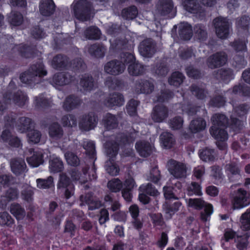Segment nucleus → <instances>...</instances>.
<instances>
[{
    "label": "nucleus",
    "mask_w": 250,
    "mask_h": 250,
    "mask_svg": "<svg viewBox=\"0 0 250 250\" xmlns=\"http://www.w3.org/2000/svg\"><path fill=\"white\" fill-rule=\"evenodd\" d=\"M212 126L210 128L211 135L216 140V145L221 150L227 148L226 141L228 139V133L222 127L225 126L228 123L226 116L221 114H215L211 118Z\"/></svg>",
    "instance_id": "nucleus-1"
},
{
    "label": "nucleus",
    "mask_w": 250,
    "mask_h": 250,
    "mask_svg": "<svg viewBox=\"0 0 250 250\" xmlns=\"http://www.w3.org/2000/svg\"><path fill=\"white\" fill-rule=\"evenodd\" d=\"M119 145L117 142H115L112 139L105 145V151L109 158V160L106 162L105 168L106 171L112 176L117 175L119 172V168L113 162V158L118 153Z\"/></svg>",
    "instance_id": "nucleus-2"
},
{
    "label": "nucleus",
    "mask_w": 250,
    "mask_h": 250,
    "mask_svg": "<svg viewBox=\"0 0 250 250\" xmlns=\"http://www.w3.org/2000/svg\"><path fill=\"white\" fill-rule=\"evenodd\" d=\"M27 101L26 95L21 91H18L13 94L11 93H6L4 96L2 101L0 102V114L7 108L8 104L14 103L19 106H22Z\"/></svg>",
    "instance_id": "nucleus-3"
},
{
    "label": "nucleus",
    "mask_w": 250,
    "mask_h": 250,
    "mask_svg": "<svg viewBox=\"0 0 250 250\" xmlns=\"http://www.w3.org/2000/svg\"><path fill=\"white\" fill-rule=\"evenodd\" d=\"M46 74L47 71L44 69L43 64L40 62L32 65L28 72L22 73L20 76V79L23 83L31 84L36 83L39 78Z\"/></svg>",
    "instance_id": "nucleus-4"
},
{
    "label": "nucleus",
    "mask_w": 250,
    "mask_h": 250,
    "mask_svg": "<svg viewBox=\"0 0 250 250\" xmlns=\"http://www.w3.org/2000/svg\"><path fill=\"white\" fill-rule=\"evenodd\" d=\"M73 10L75 17L81 21L89 20L93 14L91 4L86 0L74 3Z\"/></svg>",
    "instance_id": "nucleus-5"
},
{
    "label": "nucleus",
    "mask_w": 250,
    "mask_h": 250,
    "mask_svg": "<svg viewBox=\"0 0 250 250\" xmlns=\"http://www.w3.org/2000/svg\"><path fill=\"white\" fill-rule=\"evenodd\" d=\"M186 202L188 207L196 208L200 209L205 207L204 212L202 213L201 217L204 221L208 220L211 214L213 213V207L211 204H205V202L201 199H186Z\"/></svg>",
    "instance_id": "nucleus-6"
},
{
    "label": "nucleus",
    "mask_w": 250,
    "mask_h": 250,
    "mask_svg": "<svg viewBox=\"0 0 250 250\" xmlns=\"http://www.w3.org/2000/svg\"><path fill=\"white\" fill-rule=\"evenodd\" d=\"M167 167L169 173L175 178H183L187 176V167L184 164L170 160L168 162Z\"/></svg>",
    "instance_id": "nucleus-7"
},
{
    "label": "nucleus",
    "mask_w": 250,
    "mask_h": 250,
    "mask_svg": "<svg viewBox=\"0 0 250 250\" xmlns=\"http://www.w3.org/2000/svg\"><path fill=\"white\" fill-rule=\"evenodd\" d=\"M232 204L234 209H240L248 206L250 204V194L242 188L238 189Z\"/></svg>",
    "instance_id": "nucleus-8"
},
{
    "label": "nucleus",
    "mask_w": 250,
    "mask_h": 250,
    "mask_svg": "<svg viewBox=\"0 0 250 250\" xmlns=\"http://www.w3.org/2000/svg\"><path fill=\"white\" fill-rule=\"evenodd\" d=\"M214 25L217 36L221 39L227 38L229 32V23L226 18L219 17L214 19Z\"/></svg>",
    "instance_id": "nucleus-9"
},
{
    "label": "nucleus",
    "mask_w": 250,
    "mask_h": 250,
    "mask_svg": "<svg viewBox=\"0 0 250 250\" xmlns=\"http://www.w3.org/2000/svg\"><path fill=\"white\" fill-rule=\"evenodd\" d=\"M250 107L249 105L246 104L240 105L235 109L233 115L231 116L232 124L236 127L240 128L243 126L245 123V117H242V120H240L235 117L236 115L239 117H243L250 110Z\"/></svg>",
    "instance_id": "nucleus-10"
},
{
    "label": "nucleus",
    "mask_w": 250,
    "mask_h": 250,
    "mask_svg": "<svg viewBox=\"0 0 250 250\" xmlns=\"http://www.w3.org/2000/svg\"><path fill=\"white\" fill-rule=\"evenodd\" d=\"M125 69V64L119 61L113 60L107 62L104 66L106 73L116 75L123 73Z\"/></svg>",
    "instance_id": "nucleus-11"
},
{
    "label": "nucleus",
    "mask_w": 250,
    "mask_h": 250,
    "mask_svg": "<svg viewBox=\"0 0 250 250\" xmlns=\"http://www.w3.org/2000/svg\"><path fill=\"white\" fill-rule=\"evenodd\" d=\"M98 122L97 117L93 112L82 117L80 122V128L85 131H88L95 127Z\"/></svg>",
    "instance_id": "nucleus-12"
},
{
    "label": "nucleus",
    "mask_w": 250,
    "mask_h": 250,
    "mask_svg": "<svg viewBox=\"0 0 250 250\" xmlns=\"http://www.w3.org/2000/svg\"><path fill=\"white\" fill-rule=\"evenodd\" d=\"M59 188H65L64 195L66 199L70 198L74 193V187L71 184L69 178L65 174L60 175L59 183L58 185Z\"/></svg>",
    "instance_id": "nucleus-13"
},
{
    "label": "nucleus",
    "mask_w": 250,
    "mask_h": 250,
    "mask_svg": "<svg viewBox=\"0 0 250 250\" xmlns=\"http://www.w3.org/2000/svg\"><path fill=\"white\" fill-rule=\"evenodd\" d=\"M227 61V56L225 53H216L210 56L207 60V64L210 68L221 66L225 64Z\"/></svg>",
    "instance_id": "nucleus-14"
},
{
    "label": "nucleus",
    "mask_w": 250,
    "mask_h": 250,
    "mask_svg": "<svg viewBox=\"0 0 250 250\" xmlns=\"http://www.w3.org/2000/svg\"><path fill=\"white\" fill-rule=\"evenodd\" d=\"M168 109L163 105L155 106L151 115L152 120L157 123L163 122L168 117Z\"/></svg>",
    "instance_id": "nucleus-15"
},
{
    "label": "nucleus",
    "mask_w": 250,
    "mask_h": 250,
    "mask_svg": "<svg viewBox=\"0 0 250 250\" xmlns=\"http://www.w3.org/2000/svg\"><path fill=\"white\" fill-rule=\"evenodd\" d=\"M73 79V78L68 73H59L53 76L51 83L54 86L57 87L69 84Z\"/></svg>",
    "instance_id": "nucleus-16"
},
{
    "label": "nucleus",
    "mask_w": 250,
    "mask_h": 250,
    "mask_svg": "<svg viewBox=\"0 0 250 250\" xmlns=\"http://www.w3.org/2000/svg\"><path fill=\"white\" fill-rule=\"evenodd\" d=\"M141 55L145 57H151L155 52L154 44L151 39H146L141 42L139 47Z\"/></svg>",
    "instance_id": "nucleus-17"
},
{
    "label": "nucleus",
    "mask_w": 250,
    "mask_h": 250,
    "mask_svg": "<svg viewBox=\"0 0 250 250\" xmlns=\"http://www.w3.org/2000/svg\"><path fill=\"white\" fill-rule=\"evenodd\" d=\"M173 4L171 0H159L156 6V12L162 15L174 13Z\"/></svg>",
    "instance_id": "nucleus-18"
},
{
    "label": "nucleus",
    "mask_w": 250,
    "mask_h": 250,
    "mask_svg": "<svg viewBox=\"0 0 250 250\" xmlns=\"http://www.w3.org/2000/svg\"><path fill=\"white\" fill-rule=\"evenodd\" d=\"M135 89L138 93L150 94L154 89V84L150 81L141 80L136 82Z\"/></svg>",
    "instance_id": "nucleus-19"
},
{
    "label": "nucleus",
    "mask_w": 250,
    "mask_h": 250,
    "mask_svg": "<svg viewBox=\"0 0 250 250\" xmlns=\"http://www.w3.org/2000/svg\"><path fill=\"white\" fill-rule=\"evenodd\" d=\"M80 200L82 202L81 206L87 204L88 205V208L90 210L98 208L102 205L100 201L94 200L90 193H88L85 195H82L80 196Z\"/></svg>",
    "instance_id": "nucleus-20"
},
{
    "label": "nucleus",
    "mask_w": 250,
    "mask_h": 250,
    "mask_svg": "<svg viewBox=\"0 0 250 250\" xmlns=\"http://www.w3.org/2000/svg\"><path fill=\"white\" fill-rule=\"evenodd\" d=\"M55 5L52 0H42L40 5V12L43 16H49L54 12Z\"/></svg>",
    "instance_id": "nucleus-21"
},
{
    "label": "nucleus",
    "mask_w": 250,
    "mask_h": 250,
    "mask_svg": "<svg viewBox=\"0 0 250 250\" xmlns=\"http://www.w3.org/2000/svg\"><path fill=\"white\" fill-rule=\"evenodd\" d=\"M136 148L140 156L144 157L148 156L152 151V146L146 141L137 142L136 144Z\"/></svg>",
    "instance_id": "nucleus-22"
},
{
    "label": "nucleus",
    "mask_w": 250,
    "mask_h": 250,
    "mask_svg": "<svg viewBox=\"0 0 250 250\" xmlns=\"http://www.w3.org/2000/svg\"><path fill=\"white\" fill-rule=\"evenodd\" d=\"M1 138L3 142L8 143L11 146L18 147L21 145V141L19 139L13 136L8 129L3 131Z\"/></svg>",
    "instance_id": "nucleus-23"
},
{
    "label": "nucleus",
    "mask_w": 250,
    "mask_h": 250,
    "mask_svg": "<svg viewBox=\"0 0 250 250\" xmlns=\"http://www.w3.org/2000/svg\"><path fill=\"white\" fill-rule=\"evenodd\" d=\"M125 102L123 96L119 93L110 94L106 100V105L109 107L122 105Z\"/></svg>",
    "instance_id": "nucleus-24"
},
{
    "label": "nucleus",
    "mask_w": 250,
    "mask_h": 250,
    "mask_svg": "<svg viewBox=\"0 0 250 250\" xmlns=\"http://www.w3.org/2000/svg\"><path fill=\"white\" fill-rule=\"evenodd\" d=\"M79 85L81 91L83 92L90 91L94 86L93 78L89 75L85 74L81 79Z\"/></svg>",
    "instance_id": "nucleus-25"
},
{
    "label": "nucleus",
    "mask_w": 250,
    "mask_h": 250,
    "mask_svg": "<svg viewBox=\"0 0 250 250\" xmlns=\"http://www.w3.org/2000/svg\"><path fill=\"white\" fill-rule=\"evenodd\" d=\"M81 104V100L74 96H69L66 98L63 105V108L66 111L71 110Z\"/></svg>",
    "instance_id": "nucleus-26"
},
{
    "label": "nucleus",
    "mask_w": 250,
    "mask_h": 250,
    "mask_svg": "<svg viewBox=\"0 0 250 250\" xmlns=\"http://www.w3.org/2000/svg\"><path fill=\"white\" fill-rule=\"evenodd\" d=\"M42 151H34L32 156L27 158L28 164L32 167H38L43 162Z\"/></svg>",
    "instance_id": "nucleus-27"
},
{
    "label": "nucleus",
    "mask_w": 250,
    "mask_h": 250,
    "mask_svg": "<svg viewBox=\"0 0 250 250\" xmlns=\"http://www.w3.org/2000/svg\"><path fill=\"white\" fill-rule=\"evenodd\" d=\"M49 135L53 139L58 140L62 138L63 131L58 123H53L49 127Z\"/></svg>",
    "instance_id": "nucleus-28"
},
{
    "label": "nucleus",
    "mask_w": 250,
    "mask_h": 250,
    "mask_svg": "<svg viewBox=\"0 0 250 250\" xmlns=\"http://www.w3.org/2000/svg\"><path fill=\"white\" fill-rule=\"evenodd\" d=\"M183 5L185 9L191 13H197L201 11V6L198 0H184Z\"/></svg>",
    "instance_id": "nucleus-29"
},
{
    "label": "nucleus",
    "mask_w": 250,
    "mask_h": 250,
    "mask_svg": "<svg viewBox=\"0 0 250 250\" xmlns=\"http://www.w3.org/2000/svg\"><path fill=\"white\" fill-rule=\"evenodd\" d=\"M11 167L12 171L16 175H19L25 170L26 164L21 159H13L11 162Z\"/></svg>",
    "instance_id": "nucleus-30"
},
{
    "label": "nucleus",
    "mask_w": 250,
    "mask_h": 250,
    "mask_svg": "<svg viewBox=\"0 0 250 250\" xmlns=\"http://www.w3.org/2000/svg\"><path fill=\"white\" fill-rule=\"evenodd\" d=\"M179 34L181 38L188 40L192 35L191 26L187 22H182L179 25Z\"/></svg>",
    "instance_id": "nucleus-31"
},
{
    "label": "nucleus",
    "mask_w": 250,
    "mask_h": 250,
    "mask_svg": "<svg viewBox=\"0 0 250 250\" xmlns=\"http://www.w3.org/2000/svg\"><path fill=\"white\" fill-rule=\"evenodd\" d=\"M206 127V121L203 119L199 118L191 122L189 128L192 133H197L204 130Z\"/></svg>",
    "instance_id": "nucleus-32"
},
{
    "label": "nucleus",
    "mask_w": 250,
    "mask_h": 250,
    "mask_svg": "<svg viewBox=\"0 0 250 250\" xmlns=\"http://www.w3.org/2000/svg\"><path fill=\"white\" fill-rule=\"evenodd\" d=\"M63 168L62 160L58 157H52L49 161V169L51 173L61 171Z\"/></svg>",
    "instance_id": "nucleus-33"
},
{
    "label": "nucleus",
    "mask_w": 250,
    "mask_h": 250,
    "mask_svg": "<svg viewBox=\"0 0 250 250\" xmlns=\"http://www.w3.org/2000/svg\"><path fill=\"white\" fill-rule=\"evenodd\" d=\"M199 156L203 161L209 162L215 160L216 154L213 149L206 148L200 151Z\"/></svg>",
    "instance_id": "nucleus-34"
},
{
    "label": "nucleus",
    "mask_w": 250,
    "mask_h": 250,
    "mask_svg": "<svg viewBox=\"0 0 250 250\" xmlns=\"http://www.w3.org/2000/svg\"><path fill=\"white\" fill-rule=\"evenodd\" d=\"M103 122L107 129H111L117 126L118 120L116 117L110 113H106L104 117Z\"/></svg>",
    "instance_id": "nucleus-35"
},
{
    "label": "nucleus",
    "mask_w": 250,
    "mask_h": 250,
    "mask_svg": "<svg viewBox=\"0 0 250 250\" xmlns=\"http://www.w3.org/2000/svg\"><path fill=\"white\" fill-rule=\"evenodd\" d=\"M145 70V67L136 61L134 62L133 63L130 64L128 67L129 73L133 76L142 74Z\"/></svg>",
    "instance_id": "nucleus-36"
},
{
    "label": "nucleus",
    "mask_w": 250,
    "mask_h": 250,
    "mask_svg": "<svg viewBox=\"0 0 250 250\" xmlns=\"http://www.w3.org/2000/svg\"><path fill=\"white\" fill-rule=\"evenodd\" d=\"M67 58L61 55L54 57L51 62V65L55 69L64 68L66 66Z\"/></svg>",
    "instance_id": "nucleus-37"
},
{
    "label": "nucleus",
    "mask_w": 250,
    "mask_h": 250,
    "mask_svg": "<svg viewBox=\"0 0 250 250\" xmlns=\"http://www.w3.org/2000/svg\"><path fill=\"white\" fill-rule=\"evenodd\" d=\"M9 210L17 219H21L25 216V211L24 208H22L18 204H12L10 206Z\"/></svg>",
    "instance_id": "nucleus-38"
},
{
    "label": "nucleus",
    "mask_w": 250,
    "mask_h": 250,
    "mask_svg": "<svg viewBox=\"0 0 250 250\" xmlns=\"http://www.w3.org/2000/svg\"><path fill=\"white\" fill-rule=\"evenodd\" d=\"M160 140L163 146L166 148H171L174 143L172 135L167 132H165L161 134Z\"/></svg>",
    "instance_id": "nucleus-39"
},
{
    "label": "nucleus",
    "mask_w": 250,
    "mask_h": 250,
    "mask_svg": "<svg viewBox=\"0 0 250 250\" xmlns=\"http://www.w3.org/2000/svg\"><path fill=\"white\" fill-rule=\"evenodd\" d=\"M31 120L30 118L22 117H21L18 122L17 129L21 133L26 132L31 127Z\"/></svg>",
    "instance_id": "nucleus-40"
},
{
    "label": "nucleus",
    "mask_w": 250,
    "mask_h": 250,
    "mask_svg": "<svg viewBox=\"0 0 250 250\" xmlns=\"http://www.w3.org/2000/svg\"><path fill=\"white\" fill-rule=\"evenodd\" d=\"M105 48L99 44H93L88 47V51L96 57H102L104 54Z\"/></svg>",
    "instance_id": "nucleus-41"
},
{
    "label": "nucleus",
    "mask_w": 250,
    "mask_h": 250,
    "mask_svg": "<svg viewBox=\"0 0 250 250\" xmlns=\"http://www.w3.org/2000/svg\"><path fill=\"white\" fill-rule=\"evenodd\" d=\"M37 186L41 189H46L54 187L53 178L49 176L47 179H37L36 180Z\"/></svg>",
    "instance_id": "nucleus-42"
},
{
    "label": "nucleus",
    "mask_w": 250,
    "mask_h": 250,
    "mask_svg": "<svg viewBox=\"0 0 250 250\" xmlns=\"http://www.w3.org/2000/svg\"><path fill=\"white\" fill-rule=\"evenodd\" d=\"M85 38L90 40H97L100 38L101 31L97 27L91 26L86 29L84 31Z\"/></svg>",
    "instance_id": "nucleus-43"
},
{
    "label": "nucleus",
    "mask_w": 250,
    "mask_h": 250,
    "mask_svg": "<svg viewBox=\"0 0 250 250\" xmlns=\"http://www.w3.org/2000/svg\"><path fill=\"white\" fill-rule=\"evenodd\" d=\"M22 15L17 12H12L8 17V21L13 26H19L23 22Z\"/></svg>",
    "instance_id": "nucleus-44"
},
{
    "label": "nucleus",
    "mask_w": 250,
    "mask_h": 250,
    "mask_svg": "<svg viewBox=\"0 0 250 250\" xmlns=\"http://www.w3.org/2000/svg\"><path fill=\"white\" fill-rule=\"evenodd\" d=\"M184 76L179 72H173L168 79V83L170 85L178 86L183 82Z\"/></svg>",
    "instance_id": "nucleus-45"
},
{
    "label": "nucleus",
    "mask_w": 250,
    "mask_h": 250,
    "mask_svg": "<svg viewBox=\"0 0 250 250\" xmlns=\"http://www.w3.org/2000/svg\"><path fill=\"white\" fill-rule=\"evenodd\" d=\"M241 227L243 230L250 229V208L242 214L241 218Z\"/></svg>",
    "instance_id": "nucleus-46"
},
{
    "label": "nucleus",
    "mask_w": 250,
    "mask_h": 250,
    "mask_svg": "<svg viewBox=\"0 0 250 250\" xmlns=\"http://www.w3.org/2000/svg\"><path fill=\"white\" fill-rule=\"evenodd\" d=\"M138 14L137 8L134 6H131L123 10L122 15L125 19H133L135 18Z\"/></svg>",
    "instance_id": "nucleus-47"
},
{
    "label": "nucleus",
    "mask_w": 250,
    "mask_h": 250,
    "mask_svg": "<svg viewBox=\"0 0 250 250\" xmlns=\"http://www.w3.org/2000/svg\"><path fill=\"white\" fill-rule=\"evenodd\" d=\"M108 188L112 192H119L123 187L122 182L118 178L109 181L107 184Z\"/></svg>",
    "instance_id": "nucleus-48"
},
{
    "label": "nucleus",
    "mask_w": 250,
    "mask_h": 250,
    "mask_svg": "<svg viewBox=\"0 0 250 250\" xmlns=\"http://www.w3.org/2000/svg\"><path fill=\"white\" fill-rule=\"evenodd\" d=\"M160 178V171L156 167L152 168L147 175V180L154 183H157Z\"/></svg>",
    "instance_id": "nucleus-49"
},
{
    "label": "nucleus",
    "mask_w": 250,
    "mask_h": 250,
    "mask_svg": "<svg viewBox=\"0 0 250 250\" xmlns=\"http://www.w3.org/2000/svg\"><path fill=\"white\" fill-rule=\"evenodd\" d=\"M86 173V169L83 170V174L80 173L76 169H73L71 172V176L73 180L78 181L82 184L87 181Z\"/></svg>",
    "instance_id": "nucleus-50"
},
{
    "label": "nucleus",
    "mask_w": 250,
    "mask_h": 250,
    "mask_svg": "<svg viewBox=\"0 0 250 250\" xmlns=\"http://www.w3.org/2000/svg\"><path fill=\"white\" fill-rule=\"evenodd\" d=\"M184 120L180 116H176L171 119L169 121L170 127L173 130L181 129L183 125Z\"/></svg>",
    "instance_id": "nucleus-51"
},
{
    "label": "nucleus",
    "mask_w": 250,
    "mask_h": 250,
    "mask_svg": "<svg viewBox=\"0 0 250 250\" xmlns=\"http://www.w3.org/2000/svg\"><path fill=\"white\" fill-rule=\"evenodd\" d=\"M61 123L63 126H74L77 125V120L75 117L71 114L63 116L61 120Z\"/></svg>",
    "instance_id": "nucleus-52"
},
{
    "label": "nucleus",
    "mask_w": 250,
    "mask_h": 250,
    "mask_svg": "<svg viewBox=\"0 0 250 250\" xmlns=\"http://www.w3.org/2000/svg\"><path fill=\"white\" fill-rule=\"evenodd\" d=\"M140 192H145L147 194L151 196H157L159 192L157 189L153 187L152 184L148 183L146 185H142L139 188Z\"/></svg>",
    "instance_id": "nucleus-53"
},
{
    "label": "nucleus",
    "mask_w": 250,
    "mask_h": 250,
    "mask_svg": "<svg viewBox=\"0 0 250 250\" xmlns=\"http://www.w3.org/2000/svg\"><path fill=\"white\" fill-rule=\"evenodd\" d=\"M192 94L198 99H203L207 96V92L203 87L196 85H192L191 88Z\"/></svg>",
    "instance_id": "nucleus-54"
},
{
    "label": "nucleus",
    "mask_w": 250,
    "mask_h": 250,
    "mask_svg": "<svg viewBox=\"0 0 250 250\" xmlns=\"http://www.w3.org/2000/svg\"><path fill=\"white\" fill-rule=\"evenodd\" d=\"M27 136L30 143L37 144L40 141L41 134L37 130H31L29 131Z\"/></svg>",
    "instance_id": "nucleus-55"
},
{
    "label": "nucleus",
    "mask_w": 250,
    "mask_h": 250,
    "mask_svg": "<svg viewBox=\"0 0 250 250\" xmlns=\"http://www.w3.org/2000/svg\"><path fill=\"white\" fill-rule=\"evenodd\" d=\"M217 77L223 81H228L232 78V72L230 69H221L218 71Z\"/></svg>",
    "instance_id": "nucleus-56"
},
{
    "label": "nucleus",
    "mask_w": 250,
    "mask_h": 250,
    "mask_svg": "<svg viewBox=\"0 0 250 250\" xmlns=\"http://www.w3.org/2000/svg\"><path fill=\"white\" fill-rule=\"evenodd\" d=\"M138 105V102L135 100H131L128 102L126 108L127 112L130 116L136 115Z\"/></svg>",
    "instance_id": "nucleus-57"
},
{
    "label": "nucleus",
    "mask_w": 250,
    "mask_h": 250,
    "mask_svg": "<svg viewBox=\"0 0 250 250\" xmlns=\"http://www.w3.org/2000/svg\"><path fill=\"white\" fill-rule=\"evenodd\" d=\"M232 92L234 94L250 96V87L247 86H235L233 87Z\"/></svg>",
    "instance_id": "nucleus-58"
},
{
    "label": "nucleus",
    "mask_w": 250,
    "mask_h": 250,
    "mask_svg": "<svg viewBox=\"0 0 250 250\" xmlns=\"http://www.w3.org/2000/svg\"><path fill=\"white\" fill-rule=\"evenodd\" d=\"M13 222V220L7 212L0 213V225L1 226H10Z\"/></svg>",
    "instance_id": "nucleus-59"
},
{
    "label": "nucleus",
    "mask_w": 250,
    "mask_h": 250,
    "mask_svg": "<svg viewBox=\"0 0 250 250\" xmlns=\"http://www.w3.org/2000/svg\"><path fill=\"white\" fill-rule=\"evenodd\" d=\"M83 147L91 157H93L95 154V145L92 141L85 140L83 143Z\"/></svg>",
    "instance_id": "nucleus-60"
},
{
    "label": "nucleus",
    "mask_w": 250,
    "mask_h": 250,
    "mask_svg": "<svg viewBox=\"0 0 250 250\" xmlns=\"http://www.w3.org/2000/svg\"><path fill=\"white\" fill-rule=\"evenodd\" d=\"M66 160L68 164L76 166L79 164V160L77 156L72 152H66L64 154Z\"/></svg>",
    "instance_id": "nucleus-61"
},
{
    "label": "nucleus",
    "mask_w": 250,
    "mask_h": 250,
    "mask_svg": "<svg viewBox=\"0 0 250 250\" xmlns=\"http://www.w3.org/2000/svg\"><path fill=\"white\" fill-rule=\"evenodd\" d=\"M188 193L189 195L195 194L197 195L202 194L200 186L195 182L191 183V185L188 188Z\"/></svg>",
    "instance_id": "nucleus-62"
},
{
    "label": "nucleus",
    "mask_w": 250,
    "mask_h": 250,
    "mask_svg": "<svg viewBox=\"0 0 250 250\" xmlns=\"http://www.w3.org/2000/svg\"><path fill=\"white\" fill-rule=\"evenodd\" d=\"M196 36L199 40H204L207 37V32L205 27L200 25H197L194 28Z\"/></svg>",
    "instance_id": "nucleus-63"
},
{
    "label": "nucleus",
    "mask_w": 250,
    "mask_h": 250,
    "mask_svg": "<svg viewBox=\"0 0 250 250\" xmlns=\"http://www.w3.org/2000/svg\"><path fill=\"white\" fill-rule=\"evenodd\" d=\"M231 46L237 52H241L246 50V42L245 41H235L232 43Z\"/></svg>",
    "instance_id": "nucleus-64"
}]
</instances>
